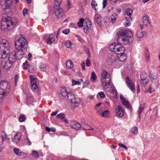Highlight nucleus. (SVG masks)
<instances>
[{
    "mask_svg": "<svg viewBox=\"0 0 160 160\" xmlns=\"http://www.w3.org/2000/svg\"><path fill=\"white\" fill-rule=\"evenodd\" d=\"M15 51L10 52V45L8 41L2 40L0 43V59L1 63L6 70H8L15 62L16 59L22 58L26 53L28 46V43L22 35L15 37Z\"/></svg>",
    "mask_w": 160,
    "mask_h": 160,
    "instance_id": "nucleus-1",
    "label": "nucleus"
},
{
    "mask_svg": "<svg viewBox=\"0 0 160 160\" xmlns=\"http://www.w3.org/2000/svg\"><path fill=\"white\" fill-rule=\"evenodd\" d=\"M1 23V28L6 32L12 30L17 24V20L16 18H11L9 16L3 18Z\"/></svg>",
    "mask_w": 160,
    "mask_h": 160,
    "instance_id": "nucleus-2",
    "label": "nucleus"
},
{
    "mask_svg": "<svg viewBox=\"0 0 160 160\" xmlns=\"http://www.w3.org/2000/svg\"><path fill=\"white\" fill-rule=\"evenodd\" d=\"M127 33L126 31L124 29H120L117 33L118 44L125 45L129 43V40L128 38Z\"/></svg>",
    "mask_w": 160,
    "mask_h": 160,
    "instance_id": "nucleus-3",
    "label": "nucleus"
},
{
    "mask_svg": "<svg viewBox=\"0 0 160 160\" xmlns=\"http://www.w3.org/2000/svg\"><path fill=\"white\" fill-rule=\"evenodd\" d=\"M125 50L124 48L120 46L119 44L114 43L111 44V51L117 54H118V53L119 52H123Z\"/></svg>",
    "mask_w": 160,
    "mask_h": 160,
    "instance_id": "nucleus-4",
    "label": "nucleus"
},
{
    "mask_svg": "<svg viewBox=\"0 0 160 160\" xmlns=\"http://www.w3.org/2000/svg\"><path fill=\"white\" fill-rule=\"evenodd\" d=\"M10 88L9 83L5 81H2L0 82V92H4L7 93L8 90Z\"/></svg>",
    "mask_w": 160,
    "mask_h": 160,
    "instance_id": "nucleus-5",
    "label": "nucleus"
},
{
    "mask_svg": "<svg viewBox=\"0 0 160 160\" xmlns=\"http://www.w3.org/2000/svg\"><path fill=\"white\" fill-rule=\"evenodd\" d=\"M30 79L31 81V88L32 90H37L38 89V87L37 83L38 82V79L35 76H30Z\"/></svg>",
    "mask_w": 160,
    "mask_h": 160,
    "instance_id": "nucleus-6",
    "label": "nucleus"
},
{
    "mask_svg": "<svg viewBox=\"0 0 160 160\" xmlns=\"http://www.w3.org/2000/svg\"><path fill=\"white\" fill-rule=\"evenodd\" d=\"M67 96L68 98L71 101V103L72 104H77L79 103L80 102V99L75 98L74 94L71 92H69L68 93Z\"/></svg>",
    "mask_w": 160,
    "mask_h": 160,
    "instance_id": "nucleus-7",
    "label": "nucleus"
},
{
    "mask_svg": "<svg viewBox=\"0 0 160 160\" xmlns=\"http://www.w3.org/2000/svg\"><path fill=\"white\" fill-rule=\"evenodd\" d=\"M12 1V0H1V5L2 8L4 11H6V12H7L8 10H9L10 8V4L8 2H11Z\"/></svg>",
    "mask_w": 160,
    "mask_h": 160,
    "instance_id": "nucleus-8",
    "label": "nucleus"
},
{
    "mask_svg": "<svg viewBox=\"0 0 160 160\" xmlns=\"http://www.w3.org/2000/svg\"><path fill=\"white\" fill-rule=\"evenodd\" d=\"M125 82L128 87L134 93L135 91L134 84L128 77L126 78Z\"/></svg>",
    "mask_w": 160,
    "mask_h": 160,
    "instance_id": "nucleus-9",
    "label": "nucleus"
},
{
    "mask_svg": "<svg viewBox=\"0 0 160 160\" xmlns=\"http://www.w3.org/2000/svg\"><path fill=\"white\" fill-rule=\"evenodd\" d=\"M44 39L47 40V43L49 44H51L52 42L54 41V35L52 34H46L43 36Z\"/></svg>",
    "mask_w": 160,
    "mask_h": 160,
    "instance_id": "nucleus-10",
    "label": "nucleus"
},
{
    "mask_svg": "<svg viewBox=\"0 0 160 160\" xmlns=\"http://www.w3.org/2000/svg\"><path fill=\"white\" fill-rule=\"evenodd\" d=\"M125 111L120 105H118V108L116 110L115 113L117 117L122 118L124 114Z\"/></svg>",
    "mask_w": 160,
    "mask_h": 160,
    "instance_id": "nucleus-11",
    "label": "nucleus"
},
{
    "mask_svg": "<svg viewBox=\"0 0 160 160\" xmlns=\"http://www.w3.org/2000/svg\"><path fill=\"white\" fill-rule=\"evenodd\" d=\"M101 76L102 78L101 80L102 82V84L103 85L104 81L106 80V79L108 78L110 76V75L105 70H103L101 73Z\"/></svg>",
    "mask_w": 160,
    "mask_h": 160,
    "instance_id": "nucleus-12",
    "label": "nucleus"
},
{
    "mask_svg": "<svg viewBox=\"0 0 160 160\" xmlns=\"http://www.w3.org/2000/svg\"><path fill=\"white\" fill-rule=\"evenodd\" d=\"M70 125L73 129L78 130L81 128V125L80 123L76 121H72L70 122Z\"/></svg>",
    "mask_w": 160,
    "mask_h": 160,
    "instance_id": "nucleus-13",
    "label": "nucleus"
},
{
    "mask_svg": "<svg viewBox=\"0 0 160 160\" xmlns=\"http://www.w3.org/2000/svg\"><path fill=\"white\" fill-rule=\"evenodd\" d=\"M112 94V97L114 98H117L118 97V92L113 86V85L111 82V94Z\"/></svg>",
    "mask_w": 160,
    "mask_h": 160,
    "instance_id": "nucleus-14",
    "label": "nucleus"
},
{
    "mask_svg": "<svg viewBox=\"0 0 160 160\" xmlns=\"http://www.w3.org/2000/svg\"><path fill=\"white\" fill-rule=\"evenodd\" d=\"M120 98L122 103L124 105L128 108H130V105L129 102L127 100L125 99L122 95H120Z\"/></svg>",
    "mask_w": 160,
    "mask_h": 160,
    "instance_id": "nucleus-15",
    "label": "nucleus"
},
{
    "mask_svg": "<svg viewBox=\"0 0 160 160\" xmlns=\"http://www.w3.org/2000/svg\"><path fill=\"white\" fill-rule=\"evenodd\" d=\"M21 137L22 134L21 133L18 132L17 133L12 139V142L16 144L18 143L21 139Z\"/></svg>",
    "mask_w": 160,
    "mask_h": 160,
    "instance_id": "nucleus-16",
    "label": "nucleus"
},
{
    "mask_svg": "<svg viewBox=\"0 0 160 160\" xmlns=\"http://www.w3.org/2000/svg\"><path fill=\"white\" fill-rule=\"evenodd\" d=\"M7 135L4 132H2L0 134V146H2L4 143L6 139Z\"/></svg>",
    "mask_w": 160,
    "mask_h": 160,
    "instance_id": "nucleus-17",
    "label": "nucleus"
},
{
    "mask_svg": "<svg viewBox=\"0 0 160 160\" xmlns=\"http://www.w3.org/2000/svg\"><path fill=\"white\" fill-rule=\"evenodd\" d=\"M54 11L56 15L58 18H61L63 14V12L62 8L56 9Z\"/></svg>",
    "mask_w": 160,
    "mask_h": 160,
    "instance_id": "nucleus-18",
    "label": "nucleus"
},
{
    "mask_svg": "<svg viewBox=\"0 0 160 160\" xmlns=\"http://www.w3.org/2000/svg\"><path fill=\"white\" fill-rule=\"evenodd\" d=\"M123 52H121L118 54V57L120 61L124 62L127 59V56L125 54H124Z\"/></svg>",
    "mask_w": 160,
    "mask_h": 160,
    "instance_id": "nucleus-19",
    "label": "nucleus"
},
{
    "mask_svg": "<svg viewBox=\"0 0 160 160\" xmlns=\"http://www.w3.org/2000/svg\"><path fill=\"white\" fill-rule=\"evenodd\" d=\"M68 92L65 88H62L61 90V93L59 95H61L62 97V99H63L65 97L67 96Z\"/></svg>",
    "mask_w": 160,
    "mask_h": 160,
    "instance_id": "nucleus-20",
    "label": "nucleus"
},
{
    "mask_svg": "<svg viewBox=\"0 0 160 160\" xmlns=\"http://www.w3.org/2000/svg\"><path fill=\"white\" fill-rule=\"evenodd\" d=\"M143 24L145 26H148L150 25L151 23L148 15H145L143 17Z\"/></svg>",
    "mask_w": 160,
    "mask_h": 160,
    "instance_id": "nucleus-21",
    "label": "nucleus"
},
{
    "mask_svg": "<svg viewBox=\"0 0 160 160\" xmlns=\"http://www.w3.org/2000/svg\"><path fill=\"white\" fill-rule=\"evenodd\" d=\"M94 21L95 22H96L98 25L101 24L102 21V17L99 14H95L94 16Z\"/></svg>",
    "mask_w": 160,
    "mask_h": 160,
    "instance_id": "nucleus-22",
    "label": "nucleus"
},
{
    "mask_svg": "<svg viewBox=\"0 0 160 160\" xmlns=\"http://www.w3.org/2000/svg\"><path fill=\"white\" fill-rule=\"evenodd\" d=\"M145 108L144 104H141L139 107L138 111V117L140 119L141 118V114L143 112Z\"/></svg>",
    "mask_w": 160,
    "mask_h": 160,
    "instance_id": "nucleus-23",
    "label": "nucleus"
},
{
    "mask_svg": "<svg viewBox=\"0 0 160 160\" xmlns=\"http://www.w3.org/2000/svg\"><path fill=\"white\" fill-rule=\"evenodd\" d=\"M104 21L105 25L108 27L110 24V19L109 14H108L104 18Z\"/></svg>",
    "mask_w": 160,
    "mask_h": 160,
    "instance_id": "nucleus-24",
    "label": "nucleus"
},
{
    "mask_svg": "<svg viewBox=\"0 0 160 160\" xmlns=\"http://www.w3.org/2000/svg\"><path fill=\"white\" fill-rule=\"evenodd\" d=\"M146 32L140 30L138 31L137 33V37L139 39L142 38L145 35Z\"/></svg>",
    "mask_w": 160,
    "mask_h": 160,
    "instance_id": "nucleus-25",
    "label": "nucleus"
},
{
    "mask_svg": "<svg viewBox=\"0 0 160 160\" xmlns=\"http://www.w3.org/2000/svg\"><path fill=\"white\" fill-rule=\"evenodd\" d=\"M27 62H28L26 61H25V62H24L23 63V68L24 69L26 70V69H28V71L30 73H32V72H33V71H30V68H32V67H29V64H28L27 63Z\"/></svg>",
    "mask_w": 160,
    "mask_h": 160,
    "instance_id": "nucleus-26",
    "label": "nucleus"
},
{
    "mask_svg": "<svg viewBox=\"0 0 160 160\" xmlns=\"http://www.w3.org/2000/svg\"><path fill=\"white\" fill-rule=\"evenodd\" d=\"M62 2V0H56L53 7L54 10H55L56 9L59 8Z\"/></svg>",
    "mask_w": 160,
    "mask_h": 160,
    "instance_id": "nucleus-27",
    "label": "nucleus"
},
{
    "mask_svg": "<svg viewBox=\"0 0 160 160\" xmlns=\"http://www.w3.org/2000/svg\"><path fill=\"white\" fill-rule=\"evenodd\" d=\"M66 65L68 69L72 68L73 66L72 62L70 60H68L66 62Z\"/></svg>",
    "mask_w": 160,
    "mask_h": 160,
    "instance_id": "nucleus-28",
    "label": "nucleus"
},
{
    "mask_svg": "<svg viewBox=\"0 0 160 160\" xmlns=\"http://www.w3.org/2000/svg\"><path fill=\"white\" fill-rule=\"evenodd\" d=\"M155 91V89L153 88L151 85H150L149 87L145 90V92H147L152 93Z\"/></svg>",
    "mask_w": 160,
    "mask_h": 160,
    "instance_id": "nucleus-29",
    "label": "nucleus"
},
{
    "mask_svg": "<svg viewBox=\"0 0 160 160\" xmlns=\"http://www.w3.org/2000/svg\"><path fill=\"white\" fill-rule=\"evenodd\" d=\"M81 128L83 129L87 130H92L93 129V128L92 127L86 124H83L81 125Z\"/></svg>",
    "mask_w": 160,
    "mask_h": 160,
    "instance_id": "nucleus-30",
    "label": "nucleus"
},
{
    "mask_svg": "<svg viewBox=\"0 0 160 160\" xmlns=\"http://www.w3.org/2000/svg\"><path fill=\"white\" fill-rule=\"evenodd\" d=\"M117 17L118 14L116 13H114L111 16V21L112 23H114L115 22Z\"/></svg>",
    "mask_w": 160,
    "mask_h": 160,
    "instance_id": "nucleus-31",
    "label": "nucleus"
},
{
    "mask_svg": "<svg viewBox=\"0 0 160 160\" xmlns=\"http://www.w3.org/2000/svg\"><path fill=\"white\" fill-rule=\"evenodd\" d=\"M103 86L104 88L106 89H107L109 86H110V78L108 79V80L106 81V80L104 81V82L103 85H102Z\"/></svg>",
    "mask_w": 160,
    "mask_h": 160,
    "instance_id": "nucleus-32",
    "label": "nucleus"
},
{
    "mask_svg": "<svg viewBox=\"0 0 160 160\" xmlns=\"http://www.w3.org/2000/svg\"><path fill=\"white\" fill-rule=\"evenodd\" d=\"M150 78L153 79H156L158 78V74L157 72H151L150 74Z\"/></svg>",
    "mask_w": 160,
    "mask_h": 160,
    "instance_id": "nucleus-33",
    "label": "nucleus"
},
{
    "mask_svg": "<svg viewBox=\"0 0 160 160\" xmlns=\"http://www.w3.org/2000/svg\"><path fill=\"white\" fill-rule=\"evenodd\" d=\"M90 78L92 82H95V80L97 78V77L94 72H92Z\"/></svg>",
    "mask_w": 160,
    "mask_h": 160,
    "instance_id": "nucleus-34",
    "label": "nucleus"
},
{
    "mask_svg": "<svg viewBox=\"0 0 160 160\" xmlns=\"http://www.w3.org/2000/svg\"><path fill=\"white\" fill-rule=\"evenodd\" d=\"M145 53L146 60H147V61H148L150 59V55L148 49H146Z\"/></svg>",
    "mask_w": 160,
    "mask_h": 160,
    "instance_id": "nucleus-35",
    "label": "nucleus"
},
{
    "mask_svg": "<svg viewBox=\"0 0 160 160\" xmlns=\"http://www.w3.org/2000/svg\"><path fill=\"white\" fill-rule=\"evenodd\" d=\"M109 112L108 110H105L102 112L101 114V115L104 118H107L108 117Z\"/></svg>",
    "mask_w": 160,
    "mask_h": 160,
    "instance_id": "nucleus-36",
    "label": "nucleus"
},
{
    "mask_svg": "<svg viewBox=\"0 0 160 160\" xmlns=\"http://www.w3.org/2000/svg\"><path fill=\"white\" fill-rule=\"evenodd\" d=\"M131 132L134 134H136L138 132V127L136 126L132 127L131 129Z\"/></svg>",
    "mask_w": 160,
    "mask_h": 160,
    "instance_id": "nucleus-37",
    "label": "nucleus"
},
{
    "mask_svg": "<svg viewBox=\"0 0 160 160\" xmlns=\"http://www.w3.org/2000/svg\"><path fill=\"white\" fill-rule=\"evenodd\" d=\"M91 4L93 9L95 10H97L96 7L98 6V5L95 1L92 0L91 2Z\"/></svg>",
    "mask_w": 160,
    "mask_h": 160,
    "instance_id": "nucleus-38",
    "label": "nucleus"
},
{
    "mask_svg": "<svg viewBox=\"0 0 160 160\" xmlns=\"http://www.w3.org/2000/svg\"><path fill=\"white\" fill-rule=\"evenodd\" d=\"M13 151L17 155L20 156L21 155V152L20 149L17 148H13Z\"/></svg>",
    "mask_w": 160,
    "mask_h": 160,
    "instance_id": "nucleus-39",
    "label": "nucleus"
},
{
    "mask_svg": "<svg viewBox=\"0 0 160 160\" xmlns=\"http://www.w3.org/2000/svg\"><path fill=\"white\" fill-rule=\"evenodd\" d=\"M7 95V93L0 92V102H1Z\"/></svg>",
    "mask_w": 160,
    "mask_h": 160,
    "instance_id": "nucleus-40",
    "label": "nucleus"
},
{
    "mask_svg": "<svg viewBox=\"0 0 160 160\" xmlns=\"http://www.w3.org/2000/svg\"><path fill=\"white\" fill-rule=\"evenodd\" d=\"M84 21V19L83 18L79 19V21L78 22V25L79 27H82L83 26V23Z\"/></svg>",
    "mask_w": 160,
    "mask_h": 160,
    "instance_id": "nucleus-41",
    "label": "nucleus"
},
{
    "mask_svg": "<svg viewBox=\"0 0 160 160\" xmlns=\"http://www.w3.org/2000/svg\"><path fill=\"white\" fill-rule=\"evenodd\" d=\"M132 13V9L130 8H128L126 9L124 15H131Z\"/></svg>",
    "mask_w": 160,
    "mask_h": 160,
    "instance_id": "nucleus-42",
    "label": "nucleus"
},
{
    "mask_svg": "<svg viewBox=\"0 0 160 160\" xmlns=\"http://www.w3.org/2000/svg\"><path fill=\"white\" fill-rule=\"evenodd\" d=\"M32 154L33 157L35 158H38L39 157V154L38 152L36 151H32Z\"/></svg>",
    "mask_w": 160,
    "mask_h": 160,
    "instance_id": "nucleus-43",
    "label": "nucleus"
},
{
    "mask_svg": "<svg viewBox=\"0 0 160 160\" xmlns=\"http://www.w3.org/2000/svg\"><path fill=\"white\" fill-rule=\"evenodd\" d=\"M57 118L61 119L65 118V114L63 113H60L57 115Z\"/></svg>",
    "mask_w": 160,
    "mask_h": 160,
    "instance_id": "nucleus-44",
    "label": "nucleus"
},
{
    "mask_svg": "<svg viewBox=\"0 0 160 160\" xmlns=\"http://www.w3.org/2000/svg\"><path fill=\"white\" fill-rule=\"evenodd\" d=\"M148 78L147 75L146 73H142L141 75V81L143 80Z\"/></svg>",
    "mask_w": 160,
    "mask_h": 160,
    "instance_id": "nucleus-45",
    "label": "nucleus"
},
{
    "mask_svg": "<svg viewBox=\"0 0 160 160\" xmlns=\"http://www.w3.org/2000/svg\"><path fill=\"white\" fill-rule=\"evenodd\" d=\"M124 16L127 21L128 22H130L132 20V18L131 17V15H124Z\"/></svg>",
    "mask_w": 160,
    "mask_h": 160,
    "instance_id": "nucleus-46",
    "label": "nucleus"
},
{
    "mask_svg": "<svg viewBox=\"0 0 160 160\" xmlns=\"http://www.w3.org/2000/svg\"><path fill=\"white\" fill-rule=\"evenodd\" d=\"M39 67L41 68V70L42 71H45L46 69V65L45 64L41 63Z\"/></svg>",
    "mask_w": 160,
    "mask_h": 160,
    "instance_id": "nucleus-47",
    "label": "nucleus"
},
{
    "mask_svg": "<svg viewBox=\"0 0 160 160\" xmlns=\"http://www.w3.org/2000/svg\"><path fill=\"white\" fill-rule=\"evenodd\" d=\"M71 42L67 40L65 41V45L66 47L68 48H69L71 46Z\"/></svg>",
    "mask_w": 160,
    "mask_h": 160,
    "instance_id": "nucleus-48",
    "label": "nucleus"
},
{
    "mask_svg": "<svg viewBox=\"0 0 160 160\" xmlns=\"http://www.w3.org/2000/svg\"><path fill=\"white\" fill-rule=\"evenodd\" d=\"M72 85L74 86L76 85H79L80 84V82L78 81H76L74 79H72Z\"/></svg>",
    "mask_w": 160,
    "mask_h": 160,
    "instance_id": "nucleus-49",
    "label": "nucleus"
},
{
    "mask_svg": "<svg viewBox=\"0 0 160 160\" xmlns=\"http://www.w3.org/2000/svg\"><path fill=\"white\" fill-rule=\"evenodd\" d=\"M111 61H112V62H111V63H112L113 64H116V58H115L112 56H111Z\"/></svg>",
    "mask_w": 160,
    "mask_h": 160,
    "instance_id": "nucleus-50",
    "label": "nucleus"
},
{
    "mask_svg": "<svg viewBox=\"0 0 160 160\" xmlns=\"http://www.w3.org/2000/svg\"><path fill=\"white\" fill-rule=\"evenodd\" d=\"M100 97L102 98H104L105 97V95L104 93L103 92H98L97 94Z\"/></svg>",
    "mask_w": 160,
    "mask_h": 160,
    "instance_id": "nucleus-51",
    "label": "nucleus"
},
{
    "mask_svg": "<svg viewBox=\"0 0 160 160\" xmlns=\"http://www.w3.org/2000/svg\"><path fill=\"white\" fill-rule=\"evenodd\" d=\"M86 26L88 27V28L90 29L92 27V22L90 20L88 21L87 22Z\"/></svg>",
    "mask_w": 160,
    "mask_h": 160,
    "instance_id": "nucleus-52",
    "label": "nucleus"
},
{
    "mask_svg": "<svg viewBox=\"0 0 160 160\" xmlns=\"http://www.w3.org/2000/svg\"><path fill=\"white\" fill-rule=\"evenodd\" d=\"M148 82L149 80L148 78L141 81V83L143 85H145L146 84H148Z\"/></svg>",
    "mask_w": 160,
    "mask_h": 160,
    "instance_id": "nucleus-53",
    "label": "nucleus"
},
{
    "mask_svg": "<svg viewBox=\"0 0 160 160\" xmlns=\"http://www.w3.org/2000/svg\"><path fill=\"white\" fill-rule=\"evenodd\" d=\"M25 140L26 141L27 144L28 146H30L31 145V142L30 141L27 136Z\"/></svg>",
    "mask_w": 160,
    "mask_h": 160,
    "instance_id": "nucleus-54",
    "label": "nucleus"
},
{
    "mask_svg": "<svg viewBox=\"0 0 160 160\" xmlns=\"http://www.w3.org/2000/svg\"><path fill=\"white\" fill-rule=\"evenodd\" d=\"M19 119L20 122H23L25 119V116L24 115H21L19 117Z\"/></svg>",
    "mask_w": 160,
    "mask_h": 160,
    "instance_id": "nucleus-55",
    "label": "nucleus"
},
{
    "mask_svg": "<svg viewBox=\"0 0 160 160\" xmlns=\"http://www.w3.org/2000/svg\"><path fill=\"white\" fill-rule=\"evenodd\" d=\"M118 145L119 147L125 149L126 150H127L128 148L126 146L123 144L119 143L118 144Z\"/></svg>",
    "mask_w": 160,
    "mask_h": 160,
    "instance_id": "nucleus-56",
    "label": "nucleus"
},
{
    "mask_svg": "<svg viewBox=\"0 0 160 160\" xmlns=\"http://www.w3.org/2000/svg\"><path fill=\"white\" fill-rule=\"evenodd\" d=\"M69 32V29H65L62 31V33L66 35L68 34Z\"/></svg>",
    "mask_w": 160,
    "mask_h": 160,
    "instance_id": "nucleus-57",
    "label": "nucleus"
},
{
    "mask_svg": "<svg viewBox=\"0 0 160 160\" xmlns=\"http://www.w3.org/2000/svg\"><path fill=\"white\" fill-rule=\"evenodd\" d=\"M18 75H16L14 77V82L15 85L16 86L17 84V82L18 81Z\"/></svg>",
    "mask_w": 160,
    "mask_h": 160,
    "instance_id": "nucleus-58",
    "label": "nucleus"
},
{
    "mask_svg": "<svg viewBox=\"0 0 160 160\" xmlns=\"http://www.w3.org/2000/svg\"><path fill=\"white\" fill-rule=\"evenodd\" d=\"M28 9L24 8L23 9L22 11V13L24 16H25L26 14H28Z\"/></svg>",
    "mask_w": 160,
    "mask_h": 160,
    "instance_id": "nucleus-59",
    "label": "nucleus"
},
{
    "mask_svg": "<svg viewBox=\"0 0 160 160\" xmlns=\"http://www.w3.org/2000/svg\"><path fill=\"white\" fill-rule=\"evenodd\" d=\"M128 38H132L133 37V34L132 32L131 31H128Z\"/></svg>",
    "mask_w": 160,
    "mask_h": 160,
    "instance_id": "nucleus-60",
    "label": "nucleus"
},
{
    "mask_svg": "<svg viewBox=\"0 0 160 160\" xmlns=\"http://www.w3.org/2000/svg\"><path fill=\"white\" fill-rule=\"evenodd\" d=\"M107 0H103L102 2L103 8H104L107 4Z\"/></svg>",
    "mask_w": 160,
    "mask_h": 160,
    "instance_id": "nucleus-61",
    "label": "nucleus"
},
{
    "mask_svg": "<svg viewBox=\"0 0 160 160\" xmlns=\"http://www.w3.org/2000/svg\"><path fill=\"white\" fill-rule=\"evenodd\" d=\"M86 65L87 66H89L91 65V62L90 60L88 58H87L86 60Z\"/></svg>",
    "mask_w": 160,
    "mask_h": 160,
    "instance_id": "nucleus-62",
    "label": "nucleus"
},
{
    "mask_svg": "<svg viewBox=\"0 0 160 160\" xmlns=\"http://www.w3.org/2000/svg\"><path fill=\"white\" fill-rule=\"evenodd\" d=\"M70 4H71L69 0H68L67 7L68 9L69 10L71 8Z\"/></svg>",
    "mask_w": 160,
    "mask_h": 160,
    "instance_id": "nucleus-63",
    "label": "nucleus"
},
{
    "mask_svg": "<svg viewBox=\"0 0 160 160\" xmlns=\"http://www.w3.org/2000/svg\"><path fill=\"white\" fill-rule=\"evenodd\" d=\"M131 24V23L130 22H125L124 23V25L126 27H128L130 26Z\"/></svg>",
    "mask_w": 160,
    "mask_h": 160,
    "instance_id": "nucleus-64",
    "label": "nucleus"
}]
</instances>
